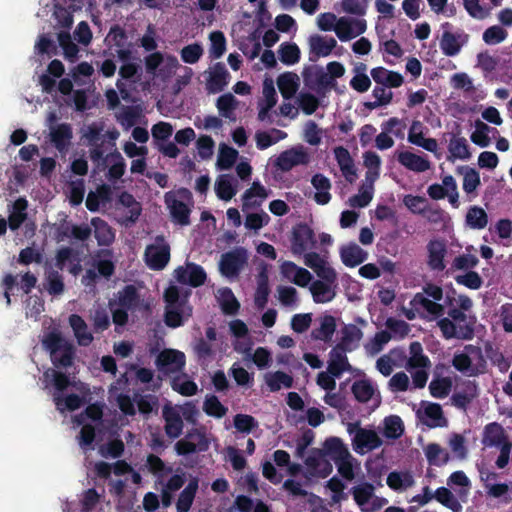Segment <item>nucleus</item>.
Instances as JSON below:
<instances>
[{"label": "nucleus", "mask_w": 512, "mask_h": 512, "mask_svg": "<svg viewBox=\"0 0 512 512\" xmlns=\"http://www.w3.org/2000/svg\"><path fill=\"white\" fill-rule=\"evenodd\" d=\"M42 344L50 352L51 361L56 368H68L73 365L75 346L59 332L51 331L45 334Z\"/></svg>", "instance_id": "obj_1"}, {"label": "nucleus", "mask_w": 512, "mask_h": 512, "mask_svg": "<svg viewBox=\"0 0 512 512\" xmlns=\"http://www.w3.org/2000/svg\"><path fill=\"white\" fill-rule=\"evenodd\" d=\"M347 430L349 434H354L352 446L358 454L373 451L383 444L376 431L360 427L359 422L349 424Z\"/></svg>", "instance_id": "obj_2"}, {"label": "nucleus", "mask_w": 512, "mask_h": 512, "mask_svg": "<svg viewBox=\"0 0 512 512\" xmlns=\"http://www.w3.org/2000/svg\"><path fill=\"white\" fill-rule=\"evenodd\" d=\"M316 245L314 231L306 224H297L292 231L291 251L294 255H302Z\"/></svg>", "instance_id": "obj_3"}, {"label": "nucleus", "mask_w": 512, "mask_h": 512, "mask_svg": "<svg viewBox=\"0 0 512 512\" xmlns=\"http://www.w3.org/2000/svg\"><path fill=\"white\" fill-rule=\"evenodd\" d=\"M197 436L198 442L187 440L186 438L181 439L175 444V451L178 455L186 456L196 452H205L209 449L210 441L207 438L206 432L203 428H192L190 429L186 437Z\"/></svg>", "instance_id": "obj_4"}, {"label": "nucleus", "mask_w": 512, "mask_h": 512, "mask_svg": "<svg viewBox=\"0 0 512 512\" xmlns=\"http://www.w3.org/2000/svg\"><path fill=\"white\" fill-rule=\"evenodd\" d=\"M148 245L145 250V260L147 266L152 270H162L170 260V246L164 241L163 237H157V242Z\"/></svg>", "instance_id": "obj_5"}, {"label": "nucleus", "mask_w": 512, "mask_h": 512, "mask_svg": "<svg viewBox=\"0 0 512 512\" xmlns=\"http://www.w3.org/2000/svg\"><path fill=\"white\" fill-rule=\"evenodd\" d=\"M310 156L303 146L292 147L280 153L275 166L283 172H288L298 165H307Z\"/></svg>", "instance_id": "obj_6"}, {"label": "nucleus", "mask_w": 512, "mask_h": 512, "mask_svg": "<svg viewBox=\"0 0 512 512\" xmlns=\"http://www.w3.org/2000/svg\"><path fill=\"white\" fill-rule=\"evenodd\" d=\"M247 261V253L244 248L222 254L219 263L220 272L226 277L237 276Z\"/></svg>", "instance_id": "obj_7"}, {"label": "nucleus", "mask_w": 512, "mask_h": 512, "mask_svg": "<svg viewBox=\"0 0 512 512\" xmlns=\"http://www.w3.org/2000/svg\"><path fill=\"white\" fill-rule=\"evenodd\" d=\"M174 276L179 283L192 287L203 285L207 279L204 268L192 262L186 263V266L177 267L174 271Z\"/></svg>", "instance_id": "obj_8"}, {"label": "nucleus", "mask_w": 512, "mask_h": 512, "mask_svg": "<svg viewBox=\"0 0 512 512\" xmlns=\"http://www.w3.org/2000/svg\"><path fill=\"white\" fill-rule=\"evenodd\" d=\"M185 364V354L175 349H165L156 358L158 369L166 374L181 372Z\"/></svg>", "instance_id": "obj_9"}, {"label": "nucleus", "mask_w": 512, "mask_h": 512, "mask_svg": "<svg viewBox=\"0 0 512 512\" xmlns=\"http://www.w3.org/2000/svg\"><path fill=\"white\" fill-rule=\"evenodd\" d=\"M411 308L416 311L421 318H440L445 313L444 305L427 298L423 293H416L410 301Z\"/></svg>", "instance_id": "obj_10"}, {"label": "nucleus", "mask_w": 512, "mask_h": 512, "mask_svg": "<svg viewBox=\"0 0 512 512\" xmlns=\"http://www.w3.org/2000/svg\"><path fill=\"white\" fill-rule=\"evenodd\" d=\"M73 139V129L69 123L54 125L49 130V140L53 147L62 155L68 153Z\"/></svg>", "instance_id": "obj_11"}, {"label": "nucleus", "mask_w": 512, "mask_h": 512, "mask_svg": "<svg viewBox=\"0 0 512 512\" xmlns=\"http://www.w3.org/2000/svg\"><path fill=\"white\" fill-rule=\"evenodd\" d=\"M438 327L445 339L472 340L474 330L468 325H457L450 317H444L438 320Z\"/></svg>", "instance_id": "obj_12"}, {"label": "nucleus", "mask_w": 512, "mask_h": 512, "mask_svg": "<svg viewBox=\"0 0 512 512\" xmlns=\"http://www.w3.org/2000/svg\"><path fill=\"white\" fill-rule=\"evenodd\" d=\"M162 416L165 421V433L171 439L178 438L183 431L184 423L180 413L176 408L165 405L162 410Z\"/></svg>", "instance_id": "obj_13"}, {"label": "nucleus", "mask_w": 512, "mask_h": 512, "mask_svg": "<svg viewBox=\"0 0 512 512\" xmlns=\"http://www.w3.org/2000/svg\"><path fill=\"white\" fill-rule=\"evenodd\" d=\"M363 338L362 330L355 324H346L341 329L340 341L336 344L342 351L352 352L359 347Z\"/></svg>", "instance_id": "obj_14"}, {"label": "nucleus", "mask_w": 512, "mask_h": 512, "mask_svg": "<svg viewBox=\"0 0 512 512\" xmlns=\"http://www.w3.org/2000/svg\"><path fill=\"white\" fill-rule=\"evenodd\" d=\"M427 252V264L430 269L434 271H443L445 269L444 258L447 253L445 242L440 239L430 240L427 244Z\"/></svg>", "instance_id": "obj_15"}, {"label": "nucleus", "mask_w": 512, "mask_h": 512, "mask_svg": "<svg viewBox=\"0 0 512 512\" xmlns=\"http://www.w3.org/2000/svg\"><path fill=\"white\" fill-rule=\"evenodd\" d=\"M113 251L111 249H99L93 257V266L97 274L109 279L115 273V263L113 261Z\"/></svg>", "instance_id": "obj_16"}, {"label": "nucleus", "mask_w": 512, "mask_h": 512, "mask_svg": "<svg viewBox=\"0 0 512 512\" xmlns=\"http://www.w3.org/2000/svg\"><path fill=\"white\" fill-rule=\"evenodd\" d=\"M230 74L225 65L217 62L212 67L207 79V89L212 93L221 92L228 84Z\"/></svg>", "instance_id": "obj_17"}, {"label": "nucleus", "mask_w": 512, "mask_h": 512, "mask_svg": "<svg viewBox=\"0 0 512 512\" xmlns=\"http://www.w3.org/2000/svg\"><path fill=\"white\" fill-rule=\"evenodd\" d=\"M397 161L413 172L422 173L430 169V161L423 156L410 151H401L397 154Z\"/></svg>", "instance_id": "obj_18"}, {"label": "nucleus", "mask_w": 512, "mask_h": 512, "mask_svg": "<svg viewBox=\"0 0 512 512\" xmlns=\"http://www.w3.org/2000/svg\"><path fill=\"white\" fill-rule=\"evenodd\" d=\"M340 257L345 266L354 268L367 259L368 253L356 243L351 242L340 248Z\"/></svg>", "instance_id": "obj_19"}, {"label": "nucleus", "mask_w": 512, "mask_h": 512, "mask_svg": "<svg viewBox=\"0 0 512 512\" xmlns=\"http://www.w3.org/2000/svg\"><path fill=\"white\" fill-rule=\"evenodd\" d=\"M91 226L94 228V237L98 246L109 247L115 241L114 229L102 218L93 217Z\"/></svg>", "instance_id": "obj_20"}, {"label": "nucleus", "mask_w": 512, "mask_h": 512, "mask_svg": "<svg viewBox=\"0 0 512 512\" xmlns=\"http://www.w3.org/2000/svg\"><path fill=\"white\" fill-rule=\"evenodd\" d=\"M165 203L170 209L173 220L181 226H187L190 224V209L182 201L176 199L171 195V192L166 193Z\"/></svg>", "instance_id": "obj_21"}, {"label": "nucleus", "mask_w": 512, "mask_h": 512, "mask_svg": "<svg viewBox=\"0 0 512 512\" xmlns=\"http://www.w3.org/2000/svg\"><path fill=\"white\" fill-rule=\"evenodd\" d=\"M319 322V327L311 331V338L325 343L331 342L337 327L335 317L325 314L319 318Z\"/></svg>", "instance_id": "obj_22"}, {"label": "nucleus", "mask_w": 512, "mask_h": 512, "mask_svg": "<svg viewBox=\"0 0 512 512\" xmlns=\"http://www.w3.org/2000/svg\"><path fill=\"white\" fill-rule=\"evenodd\" d=\"M269 196L268 190L259 182H253L242 196V209L245 211L249 208H258L261 206L262 201Z\"/></svg>", "instance_id": "obj_23"}, {"label": "nucleus", "mask_w": 512, "mask_h": 512, "mask_svg": "<svg viewBox=\"0 0 512 512\" xmlns=\"http://www.w3.org/2000/svg\"><path fill=\"white\" fill-rule=\"evenodd\" d=\"M372 79L379 85L389 87V88H398L403 82V76L395 71L387 70L384 67H376L373 68L370 72Z\"/></svg>", "instance_id": "obj_24"}, {"label": "nucleus", "mask_w": 512, "mask_h": 512, "mask_svg": "<svg viewBox=\"0 0 512 512\" xmlns=\"http://www.w3.org/2000/svg\"><path fill=\"white\" fill-rule=\"evenodd\" d=\"M483 444L489 447H502L504 443L510 442L504 428L497 422L489 423L483 432Z\"/></svg>", "instance_id": "obj_25"}, {"label": "nucleus", "mask_w": 512, "mask_h": 512, "mask_svg": "<svg viewBox=\"0 0 512 512\" xmlns=\"http://www.w3.org/2000/svg\"><path fill=\"white\" fill-rule=\"evenodd\" d=\"M448 151L450 153L448 160H469L472 155L467 139L461 136L460 132L452 134L448 144Z\"/></svg>", "instance_id": "obj_26"}, {"label": "nucleus", "mask_w": 512, "mask_h": 512, "mask_svg": "<svg viewBox=\"0 0 512 512\" xmlns=\"http://www.w3.org/2000/svg\"><path fill=\"white\" fill-rule=\"evenodd\" d=\"M304 82L311 89H325L331 85V79L322 68L312 66L303 72Z\"/></svg>", "instance_id": "obj_27"}, {"label": "nucleus", "mask_w": 512, "mask_h": 512, "mask_svg": "<svg viewBox=\"0 0 512 512\" xmlns=\"http://www.w3.org/2000/svg\"><path fill=\"white\" fill-rule=\"evenodd\" d=\"M334 156L345 179L352 183L356 177V169L348 149L338 146L334 149Z\"/></svg>", "instance_id": "obj_28"}, {"label": "nucleus", "mask_w": 512, "mask_h": 512, "mask_svg": "<svg viewBox=\"0 0 512 512\" xmlns=\"http://www.w3.org/2000/svg\"><path fill=\"white\" fill-rule=\"evenodd\" d=\"M347 351L337 348V345L330 351V360L328 362V372L336 378L340 377L344 371L350 369V364L346 356Z\"/></svg>", "instance_id": "obj_29"}, {"label": "nucleus", "mask_w": 512, "mask_h": 512, "mask_svg": "<svg viewBox=\"0 0 512 512\" xmlns=\"http://www.w3.org/2000/svg\"><path fill=\"white\" fill-rule=\"evenodd\" d=\"M310 52L317 57H326L331 54L337 46V41L333 37L312 35L309 38Z\"/></svg>", "instance_id": "obj_30"}, {"label": "nucleus", "mask_w": 512, "mask_h": 512, "mask_svg": "<svg viewBox=\"0 0 512 512\" xmlns=\"http://www.w3.org/2000/svg\"><path fill=\"white\" fill-rule=\"evenodd\" d=\"M69 324L80 346H89L92 343L93 335L88 331V326L80 315L71 314Z\"/></svg>", "instance_id": "obj_31"}, {"label": "nucleus", "mask_w": 512, "mask_h": 512, "mask_svg": "<svg viewBox=\"0 0 512 512\" xmlns=\"http://www.w3.org/2000/svg\"><path fill=\"white\" fill-rule=\"evenodd\" d=\"M311 184L317 190L314 195V200L319 205H326L331 200V194L329 190L331 189L330 180L321 173H317L312 176Z\"/></svg>", "instance_id": "obj_32"}, {"label": "nucleus", "mask_w": 512, "mask_h": 512, "mask_svg": "<svg viewBox=\"0 0 512 512\" xmlns=\"http://www.w3.org/2000/svg\"><path fill=\"white\" fill-rule=\"evenodd\" d=\"M277 86L284 99H291L299 88V78L293 72H284L278 76Z\"/></svg>", "instance_id": "obj_33"}, {"label": "nucleus", "mask_w": 512, "mask_h": 512, "mask_svg": "<svg viewBox=\"0 0 512 512\" xmlns=\"http://www.w3.org/2000/svg\"><path fill=\"white\" fill-rule=\"evenodd\" d=\"M117 303L122 308L135 311L140 303V295L137 288L132 284L124 286L118 292Z\"/></svg>", "instance_id": "obj_34"}, {"label": "nucleus", "mask_w": 512, "mask_h": 512, "mask_svg": "<svg viewBox=\"0 0 512 512\" xmlns=\"http://www.w3.org/2000/svg\"><path fill=\"white\" fill-rule=\"evenodd\" d=\"M198 479H191L187 486L181 491L176 502L177 512H189L198 490Z\"/></svg>", "instance_id": "obj_35"}, {"label": "nucleus", "mask_w": 512, "mask_h": 512, "mask_svg": "<svg viewBox=\"0 0 512 512\" xmlns=\"http://www.w3.org/2000/svg\"><path fill=\"white\" fill-rule=\"evenodd\" d=\"M477 395L478 391L476 383L468 381L465 384L463 391L455 392L452 395L451 401L455 407L466 410L467 406L473 401L475 397H477Z\"/></svg>", "instance_id": "obj_36"}, {"label": "nucleus", "mask_w": 512, "mask_h": 512, "mask_svg": "<svg viewBox=\"0 0 512 512\" xmlns=\"http://www.w3.org/2000/svg\"><path fill=\"white\" fill-rule=\"evenodd\" d=\"M413 475L409 471H392L387 476V485L394 491H402L414 485Z\"/></svg>", "instance_id": "obj_37"}, {"label": "nucleus", "mask_w": 512, "mask_h": 512, "mask_svg": "<svg viewBox=\"0 0 512 512\" xmlns=\"http://www.w3.org/2000/svg\"><path fill=\"white\" fill-rule=\"evenodd\" d=\"M424 415L428 421L423 420V423L429 428L445 427L447 419L444 417L443 410L438 403H428L424 408Z\"/></svg>", "instance_id": "obj_38"}, {"label": "nucleus", "mask_w": 512, "mask_h": 512, "mask_svg": "<svg viewBox=\"0 0 512 512\" xmlns=\"http://www.w3.org/2000/svg\"><path fill=\"white\" fill-rule=\"evenodd\" d=\"M409 352L410 357L407 361L408 369L430 367V360L426 355L423 354V348L420 342H411L409 345Z\"/></svg>", "instance_id": "obj_39"}, {"label": "nucleus", "mask_w": 512, "mask_h": 512, "mask_svg": "<svg viewBox=\"0 0 512 512\" xmlns=\"http://www.w3.org/2000/svg\"><path fill=\"white\" fill-rule=\"evenodd\" d=\"M286 137L287 133L285 131L276 128H273L270 132L258 131L255 135L256 146L259 150H265Z\"/></svg>", "instance_id": "obj_40"}, {"label": "nucleus", "mask_w": 512, "mask_h": 512, "mask_svg": "<svg viewBox=\"0 0 512 512\" xmlns=\"http://www.w3.org/2000/svg\"><path fill=\"white\" fill-rule=\"evenodd\" d=\"M265 382L271 392H276L279 391L281 387L291 388L293 385V378L283 371H276L273 373H267L265 375Z\"/></svg>", "instance_id": "obj_41"}, {"label": "nucleus", "mask_w": 512, "mask_h": 512, "mask_svg": "<svg viewBox=\"0 0 512 512\" xmlns=\"http://www.w3.org/2000/svg\"><path fill=\"white\" fill-rule=\"evenodd\" d=\"M324 451L334 462L350 454L348 448L338 437L326 439L324 442Z\"/></svg>", "instance_id": "obj_42"}, {"label": "nucleus", "mask_w": 512, "mask_h": 512, "mask_svg": "<svg viewBox=\"0 0 512 512\" xmlns=\"http://www.w3.org/2000/svg\"><path fill=\"white\" fill-rule=\"evenodd\" d=\"M425 456L430 465L442 466L449 462L450 455L437 443H430L425 448Z\"/></svg>", "instance_id": "obj_43"}, {"label": "nucleus", "mask_w": 512, "mask_h": 512, "mask_svg": "<svg viewBox=\"0 0 512 512\" xmlns=\"http://www.w3.org/2000/svg\"><path fill=\"white\" fill-rule=\"evenodd\" d=\"M107 163L110 162L111 166L108 170V177L110 180L120 179L126 168V163L121 153L115 149L113 152L106 155Z\"/></svg>", "instance_id": "obj_44"}, {"label": "nucleus", "mask_w": 512, "mask_h": 512, "mask_svg": "<svg viewBox=\"0 0 512 512\" xmlns=\"http://www.w3.org/2000/svg\"><path fill=\"white\" fill-rule=\"evenodd\" d=\"M457 170L463 174V190L467 194L474 193L481 185L479 172L469 166H461Z\"/></svg>", "instance_id": "obj_45"}, {"label": "nucleus", "mask_w": 512, "mask_h": 512, "mask_svg": "<svg viewBox=\"0 0 512 512\" xmlns=\"http://www.w3.org/2000/svg\"><path fill=\"white\" fill-rule=\"evenodd\" d=\"M355 399L360 403H367L372 399L375 389L367 379L356 380L351 387Z\"/></svg>", "instance_id": "obj_46"}, {"label": "nucleus", "mask_w": 512, "mask_h": 512, "mask_svg": "<svg viewBox=\"0 0 512 512\" xmlns=\"http://www.w3.org/2000/svg\"><path fill=\"white\" fill-rule=\"evenodd\" d=\"M279 59L285 65H294L300 60V49L296 43L283 42L278 49Z\"/></svg>", "instance_id": "obj_47"}, {"label": "nucleus", "mask_w": 512, "mask_h": 512, "mask_svg": "<svg viewBox=\"0 0 512 512\" xmlns=\"http://www.w3.org/2000/svg\"><path fill=\"white\" fill-rule=\"evenodd\" d=\"M330 285L321 280H316L311 284L310 291L315 303H327L334 298L335 293L331 290Z\"/></svg>", "instance_id": "obj_48"}, {"label": "nucleus", "mask_w": 512, "mask_h": 512, "mask_svg": "<svg viewBox=\"0 0 512 512\" xmlns=\"http://www.w3.org/2000/svg\"><path fill=\"white\" fill-rule=\"evenodd\" d=\"M220 307L224 314L235 315L238 313L240 303L230 288H222L220 291Z\"/></svg>", "instance_id": "obj_49"}, {"label": "nucleus", "mask_w": 512, "mask_h": 512, "mask_svg": "<svg viewBox=\"0 0 512 512\" xmlns=\"http://www.w3.org/2000/svg\"><path fill=\"white\" fill-rule=\"evenodd\" d=\"M488 215L485 210L479 206H471L466 214V224L472 228L481 230L487 226Z\"/></svg>", "instance_id": "obj_50"}, {"label": "nucleus", "mask_w": 512, "mask_h": 512, "mask_svg": "<svg viewBox=\"0 0 512 512\" xmlns=\"http://www.w3.org/2000/svg\"><path fill=\"white\" fill-rule=\"evenodd\" d=\"M434 499L453 512H461L462 505L456 496L446 487H439L434 492Z\"/></svg>", "instance_id": "obj_51"}, {"label": "nucleus", "mask_w": 512, "mask_h": 512, "mask_svg": "<svg viewBox=\"0 0 512 512\" xmlns=\"http://www.w3.org/2000/svg\"><path fill=\"white\" fill-rule=\"evenodd\" d=\"M404 432L403 421L398 415H390L384 419L383 434L388 439H398Z\"/></svg>", "instance_id": "obj_52"}, {"label": "nucleus", "mask_w": 512, "mask_h": 512, "mask_svg": "<svg viewBox=\"0 0 512 512\" xmlns=\"http://www.w3.org/2000/svg\"><path fill=\"white\" fill-rule=\"evenodd\" d=\"M59 45L63 49L65 58L70 62H75L78 56L79 48L72 41L69 32L61 31L57 35Z\"/></svg>", "instance_id": "obj_53"}, {"label": "nucleus", "mask_w": 512, "mask_h": 512, "mask_svg": "<svg viewBox=\"0 0 512 512\" xmlns=\"http://www.w3.org/2000/svg\"><path fill=\"white\" fill-rule=\"evenodd\" d=\"M215 192L217 197L224 201H229L235 196L236 189L228 175L219 176L215 183Z\"/></svg>", "instance_id": "obj_54"}, {"label": "nucleus", "mask_w": 512, "mask_h": 512, "mask_svg": "<svg viewBox=\"0 0 512 512\" xmlns=\"http://www.w3.org/2000/svg\"><path fill=\"white\" fill-rule=\"evenodd\" d=\"M203 411L208 415L215 418H222L226 415L228 408L225 407L217 396L208 395L203 404Z\"/></svg>", "instance_id": "obj_55"}, {"label": "nucleus", "mask_w": 512, "mask_h": 512, "mask_svg": "<svg viewBox=\"0 0 512 512\" xmlns=\"http://www.w3.org/2000/svg\"><path fill=\"white\" fill-rule=\"evenodd\" d=\"M211 46L209 49L210 57L220 58L226 51V38L223 32L213 31L209 35Z\"/></svg>", "instance_id": "obj_56"}, {"label": "nucleus", "mask_w": 512, "mask_h": 512, "mask_svg": "<svg viewBox=\"0 0 512 512\" xmlns=\"http://www.w3.org/2000/svg\"><path fill=\"white\" fill-rule=\"evenodd\" d=\"M440 48L444 55L455 56L461 50V44L458 42L456 35L445 31L440 40Z\"/></svg>", "instance_id": "obj_57"}, {"label": "nucleus", "mask_w": 512, "mask_h": 512, "mask_svg": "<svg viewBox=\"0 0 512 512\" xmlns=\"http://www.w3.org/2000/svg\"><path fill=\"white\" fill-rule=\"evenodd\" d=\"M45 288L50 295L56 296L64 292L65 285L62 275L57 270L49 271L46 275Z\"/></svg>", "instance_id": "obj_58"}, {"label": "nucleus", "mask_w": 512, "mask_h": 512, "mask_svg": "<svg viewBox=\"0 0 512 512\" xmlns=\"http://www.w3.org/2000/svg\"><path fill=\"white\" fill-rule=\"evenodd\" d=\"M238 157V151L225 144L220 146L217 165L222 170L230 169Z\"/></svg>", "instance_id": "obj_59"}, {"label": "nucleus", "mask_w": 512, "mask_h": 512, "mask_svg": "<svg viewBox=\"0 0 512 512\" xmlns=\"http://www.w3.org/2000/svg\"><path fill=\"white\" fill-rule=\"evenodd\" d=\"M490 127L484 122L478 120L475 124V131L471 134V141L484 148L490 145V137L488 136V132L490 131Z\"/></svg>", "instance_id": "obj_60"}, {"label": "nucleus", "mask_w": 512, "mask_h": 512, "mask_svg": "<svg viewBox=\"0 0 512 512\" xmlns=\"http://www.w3.org/2000/svg\"><path fill=\"white\" fill-rule=\"evenodd\" d=\"M229 374L233 377L238 386L252 387L254 384V374L249 373L246 369L234 363L229 370Z\"/></svg>", "instance_id": "obj_61"}, {"label": "nucleus", "mask_w": 512, "mask_h": 512, "mask_svg": "<svg viewBox=\"0 0 512 512\" xmlns=\"http://www.w3.org/2000/svg\"><path fill=\"white\" fill-rule=\"evenodd\" d=\"M182 377H174L171 381V388L182 396H193L198 392V386L193 380L181 381Z\"/></svg>", "instance_id": "obj_62"}, {"label": "nucleus", "mask_w": 512, "mask_h": 512, "mask_svg": "<svg viewBox=\"0 0 512 512\" xmlns=\"http://www.w3.org/2000/svg\"><path fill=\"white\" fill-rule=\"evenodd\" d=\"M334 31L342 42L349 41L356 37L354 29L351 27V18L340 17L335 24Z\"/></svg>", "instance_id": "obj_63"}, {"label": "nucleus", "mask_w": 512, "mask_h": 512, "mask_svg": "<svg viewBox=\"0 0 512 512\" xmlns=\"http://www.w3.org/2000/svg\"><path fill=\"white\" fill-rule=\"evenodd\" d=\"M203 48L199 43L184 46L180 51L181 59L184 63L195 64L203 55Z\"/></svg>", "instance_id": "obj_64"}]
</instances>
